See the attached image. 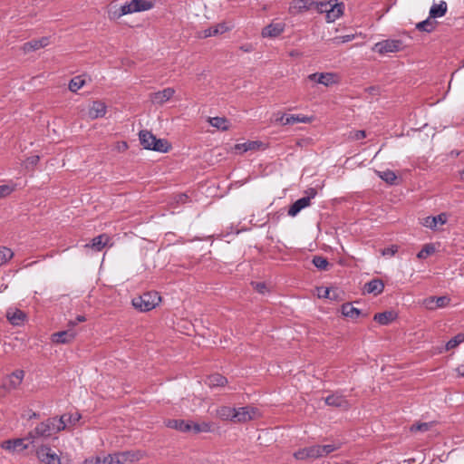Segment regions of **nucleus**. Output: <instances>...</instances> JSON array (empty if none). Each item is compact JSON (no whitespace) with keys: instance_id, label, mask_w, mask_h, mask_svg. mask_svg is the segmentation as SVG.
<instances>
[{"instance_id":"58","label":"nucleus","mask_w":464,"mask_h":464,"mask_svg":"<svg viewBox=\"0 0 464 464\" xmlns=\"http://www.w3.org/2000/svg\"><path fill=\"white\" fill-rule=\"evenodd\" d=\"M84 464H102V459L100 457L86 459Z\"/></svg>"},{"instance_id":"14","label":"nucleus","mask_w":464,"mask_h":464,"mask_svg":"<svg viewBox=\"0 0 464 464\" xmlns=\"http://www.w3.org/2000/svg\"><path fill=\"white\" fill-rule=\"evenodd\" d=\"M325 404L328 406L348 410L350 407L349 401L345 399L343 395L334 393L327 396L324 400Z\"/></svg>"},{"instance_id":"30","label":"nucleus","mask_w":464,"mask_h":464,"mask_svg":"<svg viewBox=\"0 0 464 464\" xmlns=\"http://www.w3.org/2000/svg\"><path fill=\"white\" fill-rule=\"evenodd\" d=\"M341 312L343 316L353 320L357 319L362 314V311L353 307L351 303L343 304Z\"/></svg>"},{"instance_id":"63","label":"nucleus","mask_w":464,"mask_h":464,"mask_svg":"<svg viewBox=\"0 0 464 464\" xmlns=\"http://www.w3.org/2000/svg\"><path fill=\"white\" fill-rule=\"evenodd\" d=\"M178 197H179L178 202H182V203L185 202L188 198V195H186V194H179Z\"/></svg>"},{"instance_id":"1","label":"nucleus","mask_w":464,"mask_h":464,"mask_svg":"<svg viewBox=\"0 0 464 464\" xmlns=\"http://www.w3.org/2000/svg\"><path fill=\"white\" fill-rule=\"evenodd\" d=\"M64 417H53L48 418L44 421L39 423L34 430H32L29 435L32 439L35 438H49L53 434L58 433L61 430H64L63 420Z\"/></svg>"},{"instance_id":"52","label":"nucleus","mask_w":464,"mask_h":464,"mask_svg":"<svg viewBox=\"0 0 464 464\" xmlns=\"http://www.w3.org/2000/svg\"><path fill=\"white\" fill-rule=\"evenodd\" d=\"M14 191V188L9 185H0V198L10 195Z\"/></svg>"},{"instance_id":"21","label":"nucleus","mask_w":464,"mask_h":464,"mask_svg":"<svg viewBox=\"0 0 464 464\" xmlns=\"http://www.w3.org/2000/svg\"><path fill=\"white\" fill-rule=\"evenodd\" d=\"M1 447L4 450L14 451L19 450L22 451L27 449V445L24 444V439H14V440H7L3 441Z\"/></svg>"},{"instance_id":"41","label":"nucleus","mask_w":464,"mask_h":464,"mask_svg":"<svg viewBox=\"0 0 464 464\" xmlns=\"http://www.w3.org/2000/svg\"><path fill=\"white\" fill-rule=\"evenodd\" d=\"M319 458L326 456L331 452L337 450L341 448V444H327V445H317Z\"/></svg>"},{"instance_id":"25","label":"nucleus","mask_w":464,"mask_h":464,"mask_svg":"<svg viewBox=\"0 0 464 464\" xmlns=\"http://www.w3.org/2000/svg\"><path fill=\"white\" fill-rule=\"evenodd\" d=\"M397 314L393 311H384L374 314L373 320L381 325H388L393 322Z\"/></svg>"},{"instance_id":"29","label":"nucleus","mask_w":464,"mask_h":464,"mask_svg":"<svg viewBox=\"0 0 464 464\" xmlns=\"http://www.w3.org/2000/svg\"><path fill=\"white\" fill-rule=\"evenodd\" d=\"M229 30L226 23H220L203 31V37L216 36Z\"/></svg>"},{"instance_id":"6","label":"nucleus","mask_w":464,"mask_h":464,"mask_svg":"<svg viewBox=\"0 0 464 464\" xmlns=\"http://www.w3.org/2000/svg\"><path fill=\"white\" fill-rule=\"evenodd\" d=\"M308 80L326 87L338 83V76L334 72H314L308 75Z\"/></svg>"},{"instance_id":"42","label":"nucleus","mask_w":464,"mask_h":464,"mask_svg":"<svg viewBox=\"0 0 464 464\" xmlns=\"http://www.w3.org/2000/svg\"><path fill=\"white\" fill-rule=\"evenodd\" d=\"M462 343H464V334L459 333L447 342L445 348L447 351H450L451 349L456 348L458 345H459Z\"/></svg>"},{"instance_id":"46","label":"nucleus","mask_w":464,"mask_h":464,"mask_svg":"<svg viewBox=\"0 0 464 464\" xmlns=\"http://www.w3.org/2000/svg\"><path fill=\"white\" fill-rule=\"evenodd\" d=\"M61 417H64V419L63 420V423H64V429L66 428V424L69 423V424H72V425H74L76 424V422H78L80 420V419L82 418L81 414L79 412H75V413H64L63 414Z\"/></svg>"},{"instance_id":"17","label":"nucleus","mask_w":464,"mask_h":464,"mask_svg":"<svg viewBox=\"0 0 464 464\" xmlns=\"http://www.w3.org/2000/svg\"><path fill=\"white\" fill-rule=\"evenodd\" d=\"M165 425L168 428L181 431L188 432L192 428V421L180 420V419H169L165 421Z\"/></svg>"},{"instance_id":"55","label":"nucleus","mask_w":464,"mask_h":464,"mask_svg":"<svg viewBox=\"0 0 464 464\" xmlns=\"http://www.w3.org/2000/svg\"><path fill=\"white\" fill-rule=\"evenodd\" d=\"M108 13L111 20H116L122 16V14H119V8H116L115 10L110 9Z\"/></svg>"},{"instance_id":"20","label":"nucleus","mask_w":464,"mask_h":464,"mask_svg":"<svg viewBox=\"0 0 464 464\" xmlns=\"http://www.w3.org/2000/svg\"><path fill=\"white\" fill-rule=\"evenodd\" d=\"M107 106L101 101H94L89 109V116L92 119L102 118L106 114Z\"/></svg>"},{"instance_id":"50","label":"nucleus","mask_w":464,"mask_h":464,"mask_svg":"<svg viewBox=\"0 0 464 464\" xmlns=\"http://www.w3.org/2000/svg\"><path fill=\"white\" fill-rule=\"evenodd\" d=\"M330 5H331V3L330 2H315V4H314V8L318 12V13H327L328 9L330 8Z\"/></svg>"},{"instance_id":"57","label":"nucleus","mask_w":464,"mask_h":464,"mask_svg":"<svg viewBox=\"0 0 464 464\" xmlns=\"http://www.w3.org/2000/svg\"><path fill=\"white\" fill-rule=\"evenodd\" d=\"M353 140H359L362 139H364L366 137L365 130H356L354 131L353 135L352 136Z\"/></svg>"},{"instance_id":"3","label":"nucleus","mask_w":464,"mask_h":464,"mask_svg":"<svg viewBox=\"0 0 464 464\" xmlns=\"http://www.w3.org/2000/svg\"><path fill=\"white\" fill-rule=\"evenodd\" d=\"M138 459L137 452L128 450L109 454L102 459V464H127Z\"/></svg>"},{"instance_id":"2","label":"nucleus","mask_w":464,"mask_h":464,"mask_svg":"<svg viewBox=\"0 0 464 464\" xmlns=\"http://www.w3.org/2000/svg\"><path fill=\"white\" fill-rule=\"evenodd\" d=\"M161 301L158 292H146L132 299V305L140 312H149L155 308Z\"/></svg>"},{"instance_id":"9","label":"nucleus","mask_w":464,"mask_h":464,"mask_svg":"<svg viewBox=\"0 0 464 464\" xmlns=\"http://www.w3.org/2000/svg\"><path fill=\"white\" fill-rule=\"evenodd\" d=\"M77 335V331L68 326L64 331H60L52 334V341L55 343H70Z\"/></svg>"},{"instance_id":"51","label":"nucleus","mask_w":464,"mask_h":464,"mask_svg":"<svg viewBox=\"0 0 464 464\" xmlns=\"http://www.w3.org/2000/svg\"><path fill=\"white\" fill-rule=\"evenodd\" d=\"M398 252V246L395 245H392L391 246L385 247L382 250V256H392Z\"/></svg>"},{"instance_id":"49","label":"nucleus","mask_w":464,"mask_h":464,"mask_svg":"<svg viewBox=\"0 0 464 464\" xmlns=\"http://www.w3.org/2000/svg\"><path fill=\"white\" fill-rule=\"evenodd\" d=\"M253 288L259 294H266L268 292V287L265 282H251Z\"/></svg>"},{"instance_id":"48","label":"nucleus","mask_w":464,"mask_h":464,"mask_svg":"<svg viewBox=\"0 0 464 464\" xmlns=\"http://www.w3.org/2000/svg\"><path fill=\"white\" fill-rule=\"evenodd\" d=\"M431 427V422H420L412 424L411 427V431L416 432V431H427Z\"/></svg>"},{"instance_id":"62","label":"nucleus","mask_w":464,"mask_h":464,"mask_svg":"<svg viewBox=\"0 0 464 464\" xmlns=\"http://www.w3.org/2000/svg\"><path fill=\"white\" fill-rule=\"evenodd\" d=\"M39 160H40L39 156H33V157L28 158V161L31 164H37Z\"/></svg>"},{"instance_id":"26","label":"nucleus","mask_w":464,"mask_h":464,"mask_svg":"<svg viewBox=\"0 0 464 464\" xmlns=\"http://www.w3.org/2000/svg\"><path fill=\"white\" fill-rule=\"evenodd\" d=\"M448 5L445 1H440L439 4H433L430 9V18L435 20L436 18L442 17L446 14Z\"/></svg>"},{"instance_id":"36","label":"nucleus","mask_w":464,"mask_h":464,"mask_svg":"<svg viewBox=\"0 0 464 464\" xmlns=\"http://www.w3.org/2000/svg\"><path fill=\"white\" fill-rule=\"evenodd\" d=\"M437 24L438 22L429 16L426 20L418 23L416 29L420 32L431 33L436 29Z\"/></svg>"},{"instance_id":"40","label":"nucleus","mask_w":464,"mask_h":464,"mask_svg":"<svg viewBox=\"0 0 464 464\" xmlns=\"http://www.w3.org/2000/svg\"><path fill=\"white\" fill-rule=\"evenodd\" d=\"M208 121L211 126L217 128L218 130H227L229 128L227 120L225 117L209 118Z\"/></svg>"},{"instance_id":"12","label":"nucleus","mask_w":464,"mask_h":464,"mask_svg":"<svg viewBox=\"0 0 464 464\" xmlns=\"http://www.w3.org/2000/svg\"><path fill=\"white\" fill-rule=\"evenodd\" d=\"M313 118L304 116L302 114L297 115H286L283 114L279 118H276V121H279L282 125H294L298 122L310 123Z\"/></svg>"},{"instance_id":"34","label":"nucleus","mask_w":464,"mask_h":464,"mask_svg":"<svg viewBox=\"0 0 464 464\" xmlns=\"http://www.w3.org/2000/svg\"><path fill=\"white\" fill-rule=\"evenodd\" d=\"M139 140L143 149L149 150L153 140H155V135L148 130H141L139 132Z\"/></svg>"},{"instance_id":"43","label":"nucleus","mask_w":464,"mask_h":464,"mask_svg":"<svg viewBox=\"0 0 464 464\" xmlns=\"http://www.w3.org/2000/svg\"><path fill=\"white\" fill-rule=\"evenodd\" d=\"M435 246L433 244H425L421 250L417 254L419 259H426L429 256L435 253Z\"/></svg>"},{"instance_id":"15","label":"nucleus","mask_w":464,"mask_h":464,"mask_svg":"<svg viewBox=\"0 0 464 464\" xmlns=\"http://www.w3.org/2000/svg\"><path fill=\"white\" fill-rule=\"evenodd\" d=\"M294 457L298 460L314 459L319 458L317 445H313L304 449H300L294 453Z\"/></svg>"},{"instance_id":"16","label":"nucleus","mask_w":464,"mask_h":464,"mask_svg":"<svg viewBox=\"0 0 464 464\" xmlns=\"http://www.w3.org/2000/svg\"><path fill=\"white\" fill-rule=\"evenodd\" d=\"M314 4L315 2L313 0H294L290 4L289 12L297 14L314 8Z\"/></svg>"},{"instance_id":"61","label":"nucleus","mask_w":464,"mask_h":464,"mask_svg":"<svg viewBox=\"0 0 464 464\" xmlns=\"http://www.w3.org/2000/svg\"><path fill=\"white\" fill-rule=\"evenodd\" d=\"M118 149L120 151H125L128 149V143L126 141H121L119 144Z\"/></svg>"},{"instance_id":"32","label":"nucleus","mask_w":464,"mask_h":464,"mask_svg":"<svg viewBox=\"0 0 464 464\" xmlns=\"http://www.w3.org/2000/svg\"><path fill=\"white\" fill-rule=\"evenodd\" d=\"M343 5L341 4H335L330 5V8L328 9L326 13V20L328 23L334 22L336 19H338L343 14Z\"/></svg>"},{"instance_id":"35","label":"nucleus","mask_w":464,"mask_h":464,"mask_svg":"<svg viewBox=\"0 0 464 464\" xmlns=\"http://www.w3.org/2000/svg\"><path fill=\"white\" fill-rule=\"evenodd\" d=\"M132 13L147 11L153 7L154 4L149 0H131L130 1Z\"/></svg>"},{"instance_id":"23","label":"nucleus","mask_w":464,"mask_h":464,"mask_svg":"<svg viewBox=\"0 0 464 464\" xmlns=\"http://www.w3.org/2000/svg\"><path fill=\"white\" fill-rule=\"evenodd\" d=\"M110 241V237L107 234H101L93 237L91 243L86 244L85 247H91L94 251H101Z\"/></svg>"},{"instance_id":"13","label":"nucleus","mask_w":464,"mask_h":464,"mask_svg":"<svg viewBox=\"0 0 464 464\" xmlns=\"http://www.w3.org/2000/svg\"><path fill=\"white\" fill-rule=\"evenodd\" d=\"M285 24L284 23H271L262 29L261 35L264 38H275L279 36L285 31Z\"/></svg>"},{"instance_id":"45","label":"nucleus","mask_w":464,"mask_h":464,"mask_svg":"<svg viewBox=\"0 0 464 464\" xmlns=\"http://www.w3.org/2000/svg\"><path fill=\"white\" fill-rule=\"evenodd\" d=\"M85 84V81L82 76L73 77L69 82V90L72 92H76Z\"/></svg>"},{"instance_id":"28","label":"nucleus","mask_w":464,"mask_h":464,"mask_svg":"<svg viewBox=\"0 0 464 464\" xmlns=\"http://www.w3.org/2000/svg\"><path fill=\"white\" fill-rule=\"evenodd\" d=\"M309 198H301L295 201L288 209V215L295 217L302 209L310 206Z\"/></svg>"},{"instance_id":"64","label":"nucleus","mask_w":464,"mask_h":464,"mask_svg":"<svg viewBox=\"0 0 464 464\" xmlns=\"http://www.w3.org/2000/svg\"><path fill=\"white\" fill-rule=\"evenodd\" d=\"M457 372H458V374L461 377H464V366L461 365V366H459L457 368Z\"/></svg>"},{"instance_id":"53","label":"nucleus","mask_w":464,"mask_h":464,"mask_svg":"<svg viewBox=\"0 0 464 464\" xmlns=\"http://www.w3.org/2000/svg\"><path fill=\"white\" fill-rule=\"evenodd\" d=\"M131 13H132V10H131V5H130V2L126 3L125 5H121L119 8V14H122V16L125 14H131Z\"/></svg>"},{"instance_id":"11","label":"nucleus","mask_w":464,"mask_h":464,"mask_svg":"<svg viewBox=\"0 0 464 464\" xmlns=\"http://www.w3.org/2000/svg\"><path fill=\"white\" fill-rule=\"evenodd\" d=\"M174 93L175 90L173 88L168 87L163 89L162 91L150 93V98L152 103L162 105L170 98H172Z\"/></svg>"},{"instance_id":"56","label":"nucleus","mask_w":464,"mask_h":464,"mask_svg":"<svg viewBox=\"0 0 464 464\" xmlns=\"http://www.w3.org/2000/svg\"><path fill=\"white\" fill-rule=\"evenodd\" d=\"M304 198H309V202L311 203V199L314 198L317 195V189L314 188H309L306 191Z\"/></svg>"},{"instance_id":"7","label":"nucleus","mask_w":464,"mask_h":464,"mask_svg":"<svg viewBox=\"0 0 464 464\" xmlns=\"http://www.w3.org/2000/svg\"><path fill=\"white\" fill-rule=\"evenodd\" d=\"M257 412V409L253 407H240L238 409L235 408L233 422L235 423H243L254 419L256 413Z\"/></svg>"},{"instance_id":"4","label":"nucleus","mask_w":464,"mask_h":464,"mask_svg":"<svg viewBox=\"0 0 464 464\" xmlns=\"http://www.w3.org/2000/svg\"><path fill=\"white\" fill-rule=\"evenodd\" d=\"M403 42L399 39H387L374 44L373 51L384 54L387 53H395L403 49Z\"/></svg>"},{"instance_id":"18","label":"nucleus","mask_w":464,"mask_h":464,"mask_svg":"<svg viewBox=\"0 0 464 464\" xmlns=\"http://www.w3.org/2000/svg\"><path fill=\"white\" fill-rule=\"evenodd\" d=\"M49 44L50 38L47 36H44L40 39H33L29 42L24 43L23 45V50L24 53H30L44 48L47 46Z\"/></svg>"},{"instance_id":"24","label":"nucleus","mask_w":464,"mask_h":464,"mask_svg":"<svg viewBox=\"0 0 464 464\" xmlns=\"http://www.w3.org/2000/svg\"><path fill=\"white\" fill-rule=\"evenodd\" d=\"M263 146V142L258 140H249L244 143H237L235 145V151L240 154L248 150H256Z\"/></svg>"},{"instance_id":"44","label":"nucleus","mask_w":464,"mask_h":464,"mask_svg":"<svg viewBox=\"0 0 464 464\" xmlns=\"http://www.w3.org/2000/svg\"><path fill=\"white\" fill-rule=\"evenodd\" d=\"M191 430L195 433L209 432L211 431V424L208 422L197 423L192 421Z\"/></svg>"},{"instance_id":"22","label":"nucleus","mask_w":464,"mask_h":464,"mask_svg":"<svg viewBox=\"0 0 464 464\" xmlns=\"http://www.w3.org/2000/svg\"><path fill=\"white\" fill-rule=\"evenodd\" d=\"M6 318L13 325H21L26 318V314L20 309L8 310L6 312Z\"/></svg>"},{"instance_id":"47","label":"nucleus","mask_w":464,"mask_h":464,"mask_svg":"<svg viewBox=\"0 0 464 464\" xmlns=\"http://www.w3.org/2000/svg\"><path fill=\"white\" fill-rule=\"evenodd\" d=\"M14 256L13 251L5 246L0 248V266L9 261Z\"/></svg>"},{"instance_id":"38","label":"nucleus","mask_w":464,"mask_h":464,"mask_svg":"<svg viewBox=\"0 0 464 464\" xmlns=\"http://www.w3.org/2000/svg\"><path fill=\"white\" fill-rule=\"evenodd\" d=\"M377 174L387 184H389V185L397 184L398 177L392 170L386 169L384 171H377Z\"/></svg>"},{"instance_id":"59","label":"nucleus","mask_w":464,"mask_h":464,"mask_svg":"<svg viewBox=\"0 0 464 464\" xmlns=\"http://www.w3.org/2000/svg\"><path fill=\"white\" fill-rule=\"evenodd\" d=\"M240 50L245 53H250L253 51V45L251 44H243L240 46Z\"/></svg>"},{"instance_id":"33","label":"nucleus","mask_w":464,"mask_h":464,"mask_svg":"<svg viewBox=\"0 0 464 464\" xmlns=\"http://www.w3.org/2000/svg\"><path fill=\"white\" fill-rule=\"evenodd\" d=\"M170 149L171 145L166 139H158L155 137V140H153L149 150L165 153L168 152Z\"/></svg>"},{"instance_id":"8","label":"nucleus","mask_w":464,"mask_h":464,"mask_svg":"<svg viewBox=\"0 0 464 464\" xmlns=\"http://www.w3.org/2000/svg\"><path fill=\"white\" fill-rule=\"evenodd\" d=\"M450 298L447 295L443 296H429L422 302L423 305L428 310H435L437 308H443L450 304Z\"/></svg>"},{"instance_id":"27","label":"nucleus","mask_w":464,"mask_h":464,"mask_svg":"<svg viewBox=\"0 0 464 464\" xmlns=\"http://www.w3.org/2000/svg\"><path fill=\"white\" fill-rule=\"evenodd\" d=\"M205 383L210 388L223 387L227 383V379L219 373H214L207 377Z\"/></svg>"},{"instance_id":"19","label":"nucleus","mask_w":464,"mask_h":464,"mask_svg":"<svg viewBox=\"0 0 464 464\" xmlns=\"http://www.w3.org/2000/svg\"><path fill=\"white\" fill-rule=\"evenodd\" d=\"M384 283L380 278H373L364 285L363 291L368 294L378 295L383 292Z\"/></svg>"},{"instance_id":"60","label":"nucleus","mask_w":464,"mask_h":464,"mask_svg":"<svg viewBox=\"0 0 464 464\" xmlns=\"http://www.w3.org/2000/svg\"><path fill=\"white\" fill-rule=\"evenodd\" d=\"M331 292H332L331 289L325 288V289H324V294L320 295V296L324 297V298L334 299V296L331 295Z\"/></svg>"},{"instance_id":"31","label":"nucleus","mask_w":464,"mask_h":464,"mask_svg":"<svg viewBox=\"0 0 464 464\" xmlns=\"http://www.w3.org/2000/svg\"><path fill=\"white\" fill-rule=\"evenodd\" d=\"M447 222V215L445 213H440L438 216L434 217H427L424 219L423 225L427 227H430L431 229H435L437 227V224L444 225Z\"/></svg>"},{"instance_id":"54","label":"nucleus","mask_w":464,"mask_h":464,"mask_svg":"<svg viewBox=\"0 0 464 464\" xmlns=\"http://www.w3.org/2000/svg\"><path fill=\"white\" fill-rule=\"evenodd\" d=\"M86 321V317L84 315H77V317L75 318V320H72L68 323V326H71L72 328L75 327V325L78 324V323H82V322H85Z\"/></svg>"},{"instance_id":"37","label":"nucleus","mask_w":464,"mask_h":464,"mask_svg":"<svg viewBox=\"0 0 464 464\" xmlns=\"http://www.w3.org/2000/svg\"><path fill=\"white\" fill-rule=\"evenodd\" d=\"M235 408L229 406H221L217 410V416L222 420H230L233 422Z\"/></svg>"},{"instance_id":"10","label":"nucleus","mask_w":464,"mask_h":464,"mask_svg":"<svg viewBox=\"0 0 464 464\" xmlns=\"http://www.w3.org/2000/svg\"><path fill=\"white\" fill-rule=\"evenodd\" d=\"M24 377V370H15L6 377L4 387L7 390H14L20 386Z\"/></svg>"},{"instance_id":"39","label":"nucleus","mask_w":464,"mask_h":464,"mask_svg":"<svg viewBox=\"0 0 464 464\" xmlns=\"http://www.w3.org/2000/svg\"><path fill=\"white\" fill-rule=\"evenodd\" d=\"M312 263L316 268L322 271L328 270L331 266L328 259L323 256H314Z\"/></svg>"},{"instance_id":"5","label":"nucleus","mask_w":464,"mask_h":464,"mask_svg":"<svg viewBox=\"0 0 464 464\" xmlns=\"http://www.w3.org/2000/svg\"><path fill=\"white\" fill-rule=\"evenodd\" d=\"M37 458L44 464H61V459L49 446L43 445L36 451Z\"/></svg>"}]
</instances>
